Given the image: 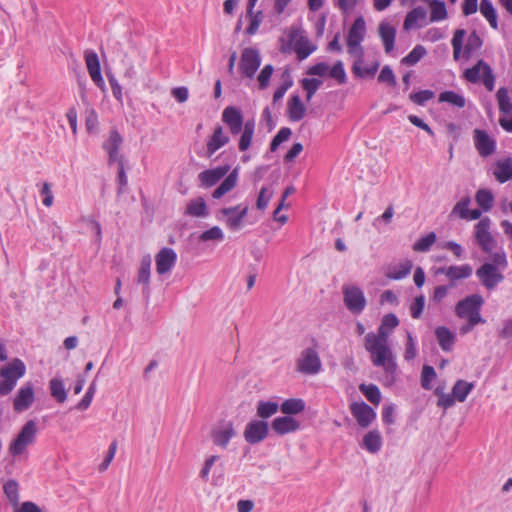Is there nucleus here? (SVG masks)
<instances>
[{"mask_svg":"<svg viewBox=\"0 0 512 512\" xmlns=\"http://www.w3.org/2000/svg\"><path fill=\"white\" fill-rule=\"evenodd\" d=\"M288 117L291 121L297 122L303 119L306 107L302 103L299 95H293L288 101Z\"/></svg>","mask_w":512,"mask_h":512,"instance_id":"29","label":"nucleus"},{"mask_svg":"<svg viewBox=\"0 0 512 512\" xmlns=\"http://www.w3.org/2000/svg\"><path fill=\"white\" fill-rule=\"evenodd\" d=\"M286 416L296 415L304 411L305 402L300 398L286 399L279 407Z\"/></svg>","mask_w":512,"mask_h":512,"instance_id":"32","label":"nucleus"},{"mask_svg":"<svg viewBox=\"0 0 512 512\" xmlns=\"http://www.w3.org/2000/svg\"><path fill=\"white\" fill-rule=\"evenodd\" d=\"M439 102H447L457 108H463L466 105V99L463 95L454 91H444L439 94Z\"/></svg>","mask_w":512,"mask_h":512,"instance_id":"45","label":"nucleus"},{"mask_svg":"<svg viewBox=\"0 0 512 512\" xmlns=\"http://www.w3.org/2000/svg\"><path fill=\"white\" fill-rule=\"evenodd\" d=\"M279 410V405L276 402L271 401H259L257 404V416L261 419H267Z\"/></svg>","mask_w":512,"mask_h":512,"instance_id":"44","label":"nucleus"},{"mask_svg":"<svg viewBox=\"0 0 512 512\" xmlns=\"http://www.w3.org/2000/svg\"><path fill=\"white\" fill-rule=\"evenodd\" d=\"M427 16V11L424 7L418 6L409 11L404 19L403 28L410 30L418 21L424 20Z\"/></svg>","mask_w":512,"mask_h":512,"instance_id":"34","label":"nucleus"},{"mask_svg":"<svg viewBox=\"0 0 512 512\" xmlns=\"http://www.w3.org/2000/svg\"><path fill=\"white\" fill-rule=\"evenodd\" d=\"M261 57L259 51L254 48H245L241 53L239 62V70L248 77L253 78L256 71L260 67Z\"/></svg>","mask_w":512,"mask_h":512,"instance_id":"10","label":"nucleus"},{"mask_svg":"<svg viewBox=\"0 0 512 512\" xmlns=\"http://www.w3.org/2000/svg\"><path fill=\"white\" fill-rule=\"evenodd\" d=\"M439 346L444 351H450L455 340L454 334L446 327L440 326L435 330Z\"/></svg>","mask_w":512,"mask_h":512,"instance_id":"31","label":"nucleus"},{"mask_svg":"<svg viewBox=\"0 0 512 512\" xmlns=\"http://www.w3.org/2000/svg\"><path fill=\"white\" fill-rule=\"evenodd\" d=\"M475 200L482 210L487 212L493 206L494 196L490 190L480 189L476 192Z\"/></svg>","mask_w":512,"mask_h":512,"instance_id":"48","label":"nucleus"},{"mask_svg":"<svg viewBox=\"0 0 512 512\" xmlns=\"http://www.w3.org/2000/svg\"><path fill=\"white\" fill-rule=\"evenodd\" d=\"M230 170L229 165L219 166L214 169H208L202 171L198 175V179L203 187H212L218 181H220Z\"/></svg>","mask_w":512,"mask_h":512,"instance_id":"23","label":"nucleus"},{"mask_svg":"<svg viewBox=\"0 0 512 512\" xmlns=\"http://www.w3.org/2000/svg\"><path fill=\"white\" fill-rule=\"evenodd\" d=\"M237 182V170L232 171L223 182L213 191L212 197L214 199H220L230 190H232Z\"/></svg>","mask_w":512,"mask_h":512,"instance_id":"33","label":"nucleus"},{"mask_svg":"<svg viewBox=\"0 0 512 512\" xmlns=\"http://www.w3.org/2000/svg\"><path fill=\"white\" fill-rule=\"evenodd\" d=\"M417 355L414 338L410 332H407V342L405 346L404 358L407 361L413 360Z\"/></svg>","mask_w":512,"mask_h":512,"instance_id":"64","label":"nucleus"},{"mask_svg":"<svg viewBox=\"0 0 512 512\" xmlns=\"http://www.w3.org/2000/svg\"><path fill=\"white\" fill-rule=\"evenodd\" d=\"M366 24L362 17L357 18L349 29L347 37L348 52L358 57L363 56V49L360 43L365 36Z\"/></svg>","mask_w":512,"mask_h":512,"instance_id":"9","label":"nucleus"},{"mask_svg":"<svg viewBox=\"0 0 512 512\" xmlns=\"http://www.w3.org/2000/svg\"><path fill=\"white\" fill-rule=\"evenodd\" d=\"M476 275L488 290H493L504 279V276L498 272L497 267L491 263H484L476 270Z\"/></svg>","mask_w":512,"mask_h":512,"instance_id":"12","label":"nucleus"},{"mask_svg":"<svg viewBox=\"0 0 512 512\" xmlns=\"http://www.w3.org/2000/svg\"><path fill=\"white\" fill-rule=\"evenodd\" d=\"M243 131L239 139V150L240 151H246L252 142L254 130H255V122L254 120H248L245 122L244 126L242 127Z\"/></svg>","mask_w":512,"mask_h":512,"instance_id":"35","label":"nucleus"},{"mask_svg":"<svg viewBox=\"0 0 512 512\" xmlns=\"http://www.w3.org/2000/svg\"><path fill=\"white\" fill-rule=\"evenodd\" d=\"M493 175L500 183H505L512 179V158L498 160L495 164Z\"/></svg>","mask_w":512,"mask_h":512,"instance_id":"27","label":"nucleus"},{"mask_svg":"<svg viewBox=\"0 0 512 512\" xmlns=\"http://www.w3.org/2000/svg\"><path fill=\"white\" fill-rule=\"evenodd\" d=\"M85 61L87 70L92 81L95 83L97 87L104 90L105 82L101 75V67L98 55L94 51H86L85 52Z\"/></svg>","mask_w":512,"mask_h":512,"instance_id":"20","label":"nucleus"},{"mask_svg":"<svg viewBox=\"0 0 512 512\" xmlns=\"http://www.w3.org/2000/svg\"><path fill=\"white\" fill-rule=\"evenodd\" d=\"M483 45V41L481 37L477 34L476 31H473L467 39V43L464 47L463 56L468 59L470 58L471 54L480 49Z\"/></svg>","mask_w":512,"mask_h":512,"instance_id":"50","label":"nucleus"},{"mask_svg":"<svg viewBox=\"0 0 512 512\" xmlns=\"http://www.w3.org/2000/svg\"><path fill=\"white\" fill-rule=\"evenodd\" d=\"M321 368V359L314 348L304 349L297 359V369L303 374L315 375L321 371Z\"/></svg>","mask_w":512,"mask_h":512,"instance_id":"7","label":"nucleus"},{"mask_svg":"<svg viewBox=\"0 0 512 512\" xmlns=\"http://www.w3.org/2000/svg\"><path fill=\"white\" fill-rule=\"evenodd\" d=\"M220 214L227 217V226L231 230H239L242 226L243 219L247 216L248 207L241 208V205L234 207L222 208Z\"/></svg>","mask_w":512,"mask_h":512,"instance_id":"18","label":"nucleus"},{"mask_svg":"<svg viewBox=\"0 0 512 512\" xmlns=\"http://www.w3.org/2000/svg\"><path fill=\"white\" fill-rule=\"evenodd\" d=\"M342 293L343 302L348 311L354 315H359L364 311L367 300L361 288L355 285H344Z\"/></svg>","mask_w":512,"mask_h":512,"instance_id":"4","label":"nucleus"},{"mask_svg":"<svg viewBox=\"0 0 512 512\" xmlns=\"http://www.w3.org/2000/svg\"><path fill=\"white\" fill-rule=\"evenodd\" d=\"M269 433L268 423L263 420H252L244 429V439L247 443L254 445L262 442Z\"/></svg>","mask_w":512,"mask_h":512,"instance_id":"11","label":"nucleus"},{"mask_svg":"<svg viewBox=\"0 0 512 512\" xmlns=\"http://www.w3.org/2000/svg\"><path fill=\"white\" fill-rule=\"evenodd\" d=\"M360 391L364 394L367 400L374 404L379 405L381 401V392L379 388L374 384H361L359 386Z\"/></svg>","mask_w":512,"mask_h":512,"instance_id":"49","label":"nucleus"},{"mask_svg":"<svg viewBox=\"0 0 512 512\" xmlns=\"http://www.w3.org/2000/svg\"><path fill=\"white\" fill-rule=\"evenodd\" d=\"M247 16L250 18V24L246 28V33L248 35H254L258 31V28L263 20V13L262 11L254 12V9H252V14L247 13Z\"/></svg>","mask_w":512,"mask_h":512,"instance_id":"56","label":"nucleus"},{"mask_svg":"<svg viewBox=\"0 0 512 512\" xmlns=\"http://www.w3.org/2000/svg\"><path fill=\"white\" fill-rule=\"evenodd\" d=\"M49 389L51 396L56 399L57 402L63 403L67 399V392L64 387V382L60 378H53L49 382Z\"/></svg>","mask_w":512,"mask_h":512,"instance_id":"39","label":"nucleus"},{"mask_svg":"<svg viewBox=\"0 0 512 512\" xmlns=\"http://www.w3.org/2000/svg\"><path fill=\"white\" fill-rule=\"evenodd\" d=\"M448 279L450 280L451 284H454L455 281L466 279L471 276L472 274V267L469 264H464L461 266H449L448 271Z\"/></svg>","mask_w":512,"mask_h":512,"instance_id":"38","label":"nucleus"},{"mask_svg":"<svg viewBox=\"0 0 512 512\" xmlns=\"http://www.w3.org/2000/svg\"><path fill=\"white\" fill-rule=\"evenodd\" d=\"M229 137L224 134L223 128L217 126L214 129L212 136L209 138L206 145V153L208 157H211L218 149L223 147L229 142Z\"/></svg>","mask_w":512,"mask_h":512,"instance_id":"25","label":"nucleus"},{"mask_svg":"<svg viewBox=\"0 0 512 512\" xmlns=\"http://www.w3.org/2000/svg\"><path fill=\"white\" fill-rule=\"evenodd\" d=\"M236 435L237 432L231 421L223 422L211 431L213 443L222 449H226L230 440Z\"/></svg>","mask_w":512,"mask_h":512,"instance_id":"13","label":"nucleus"},{"mask_svg":"<svg viewBox=\"0 0 512 512\" xmlns=\"http://www.w3.org/2000/svg\"><path fill=\"white\" fill-rule=\"evenodd\" d=\"M434 97V92L431 90H421L419 92L411 93L409 99L417 104L423 106L427 101Z\"/></svg>","mask_w":512,"mask_h":512,"instance_id":"61","label":"nucleus"},{"mask_svg":"<svg viewBox=\"0 0 512 512\" xmlns=\"http://www.w3.org/2000/svg\"><path fill=\"white\" fill-rule=\"evenodd\" d=\"M480 12L487 19L493 29L498 28L497 13L490 0H481Z\"/></svg>","mask_w":512,"mask_h":512,"instance_id":"40","label":"nucleus"},{"mask_svg":"<svg viewBox=\"0 0 512 512\" xmlns=\"http://www.w3.org/2000/svg\"><path fill=\"white\" fill-rule=\"evenodd\" d=\"M378 82L386 83L387 85L394 87L397 84L395 74L390 66L386 65L380 71L378 75Z\"/></svg>","mask_w":512,"mask_h":512,"instance_id":"58","label":"nucleus"},{"mask_svg":"<svg viewBox=\"0 0 512 512\" xmlns=\"http://www.w3.org/2000/svg\"><path fill=\"white\" fill-rule=\"evenodd\" d=\"M427 51L424 46L416 45L402 60V64L406 65H415L418 63L425 55Z\"/></svg>","mask_w":512,"mask_h":512,"instance_id":"51","label":"nucleus"},{"mask_svg":"<svg viewBox=\"0 0 512 512\" xmlns=\"http://www.w3.org/2000/svg\"><path fill=\"white\" fill-rule=\"evenodd\" d=\"M491 220L489 217H484L474 227V237L476 243L480 246L481 250L485 253H490L496 244V241L490 233Z\"/></svg>","mask_w":512,"mask_h":512,"instance_id":"8","label":"nucleus"},{"mask_svg":"<svg viewBox=\"0 0 512 512\" xmlns=\"http://www.w3.org/2000/svg\"><path fill=\"white\" fill-rule=\"evenodd\" d=\"M436 241V234L430 232L424 237H421L413 244V250L416 252H427Z\"/></svg>","mask_w":512,"mask_h":512,"instance_id":"54","label":"nucleus"},{"mask_svg":"<svg viewBox=\"0 0 512 512\" xmlns=\"http://www.w3.org/2000/svg\"><path fill=\"white\" fill-rule=\"evenodd\" d=\"M322 80L317 78H304L301 80V86L306 91V100L310 101L316 91L322 85Z\"/></svg>","mask_w":512,"mask_h":512,"instance_id":"53","label":"nucleus"},{"mask_svg":"<svg viewBox=\"0 0 512 512\" xmlns=\"http://www.w3.org/2000/svg\"><path fill=\"white\" fill-rule=\"evenodd\" d=\"M273 71H274V68L271 64L265 65L262 68V70L260 71V73L258 75V82H259L260 89H265L268 87Z\"/></svg>","mask_w":512,"mask_h":512,"instance_id":"63","label":"nucleus"},{"mask_svg":"<svg viewBox=\"0 0 512 512\" xmlns=\"http://www.w3.org/2000/svg\"><path fill=\"white\" fill-rule=\"evenodd\" d=\"M4 494L8 498L10 504L13 507H18L19 505V489L18 483L15 480H8L3 485Z\"/></svg>","mask_w":512,"mask_h":512,"instance_id":"47","label":"nucleus"},{"mask_svg":"<svg viewBox=\"0 0 512 512\" xmlns=\"http://www.w3.org/2000/svg\"><path fill=\"white\" fill-rule=\"evenodd\" d=\"M330 77L335 79L339 84L346 83L347 76L344 70L343 63L341 61H337L333 67L329 71Z\"/></svg>","mask_w":512,"mask_h":512,"instance_id":"59","label":"nucleus"},{"mask_svg":"<svg viewBox=\"0 0 512 512\" xmlns=\"http://www.w3.org/2000/svg\"><path fill=\"white\" fill-rule=\"evenodd\" d=\"M496 99L499 111L503 114H509L512 111V101L506 87H500L496 93Z\"/></svg>","mask_w":512,"mask_h":512,"instance_id":"43","label":"nucleus"},{"mask_svg":"<svg viewBox=\"0 0 512 512\" xmlns=\"http://www.w3.org/2000/svg\"><path fill=\"white\" fill-rule=\"evenodd\" d=\"M292 134V131L288 127H282L278 133L274 136L270 143V151L275 152L281 143L287 141Z\"/></svg>","mask_w":512,"mask_h":512,"instance_id":"55","label":"nucleus"},{"mask_svg":"<svg viewBox=\"0 0 512 512\" xmlns=\"http://www.w3.org/2000/svg\"><path fill=\"white\" fill-rule=\"evenodd\" d=\"M378 31L383 42L385 52L390 53L394 49L396 29L387 22H381L379 24Z\"/></svg>","mask_w":512,"mask_h":512,"instance_id":"26","label":"nucleus"},{"mask_svg":"<svg viewBox=\"0 0 512 512\" xmlns=\"http://www.w3.org/2000/svg\"><path fill=\"white\" fill-rule=\"evenodd\" d=\"M413 268L411 260H405L399 265L394 266L388 273L387 277L394 280H400L410 274Z\"/></svg>","mask_w":512,"mask_h":512,"instance_id":"42","label":"nucleus"},{"mask_svg":"<svg viewBox=\"0 0 512 512\" xmlns=\"http://www.w3.org/2000/svg\"><path fill=\"white\" fill-rule=\"evenodd\" d=\"M222 121L229 127L233 135L239 134L245 124L241 111L234 106H228L223 110Z\"/></svg>","mask_w":512,"mask_h":512,"instance_id":"19","label":"nucleus"},{"mask_svg":"<svg viewBox=\"0 0 512 512\" xmlns=\"http://www.w3.org/2000/svg\"><path fill=\"white\" fill-rule=\"evenodd\" d=\"M350 411L362 428L368 427L376 418L375 411L365 402H354L350 405Z\"/></svg>","mask_w":512,"mask_h":512,"instance_id":"15","label":"nucleus"},{"mask_svg":"<svg viewBox=\"0 0 512 512\" xmlns=\"http://www.w3.org/2000/svg\"><path fill=\"white\" fill-rule=\"evenodd\" d=\"M425 306V297L424 295L417 296L412 304L410 305V315L414 319H419L423 313Z\"/></svg>","mask_w":512,"mask_h":512,"instance_id":"60","label":"nucleus"},{"mask_svg":"<svg viewBox=\"0 0 512 512\" xmlns=\"http://www.w3.org/2000/svg\"><path fill=\"white\" fill-rule=\"evenodd\" d=\"M471 203V199L469 196L463 197L460 201H458L449 214V219L460 218L468 220L469 213V205Z\"/></svg>","mask_w":512,"mask_h":512,"instance_id":"36","label":"nucleus"},{"mask_svg":"<svg viewBox=\"0 0 512 512\" xmlns=\"http://www.w3.org/2000/svg\"><path fill=\"white\" fill-rule=\"evenodd\" d=\"M26 373V366L19 358H14L0 368V395L6 396L15 388L17 381Z\"/></svg>","mask_w":512,"mask_h":512,"instance_id":"2","label":"nucleus"},{"mask_svg":"<svg viewBox=\"0 0 512 512\" xmlns=\"http://www.w3.org/2000/svg\"><path fill=\"white\" fill-rule=\"evenodd\" d=\"M431 12L430 21L436 22L447 18L446 5L440 0H431L430 2Z\"/></svg>","mask_w":512,"mask_h":512,"instance_id":"46","label":"nucleus"},{"mask_svg":"<svg viewBox=\"0 0 512 512\" xmlns=\"http://www.w3.org/2000/svg\"><path fill=\"white\" fill-rule=\"evenodd\" d=\"M299 427L300 423L297 420L286 415L275 418L271 423V428L277 435L295 432Z\"/></svg>","mask_w":512,"mask_h":512,"instance_id":"24","label":"nucleus"},{"mask_svg":"<svg viewBox=\"0 0 512 512\" xmlns=\"http://www.w3.org/2000/svg\"><path fill=\"white\" fill-rule=\"evenodd\" d=\"M473 388V383L467 382L465 380H458L452 388V394L456 400L459 402H464Z\"/></svg>","mask_w":512,"mask_h":512,"instance_id":"41","label":"nucleus"},{"mask_svg":"<svg viewBox=\"0 0 512 512\" xmlns=\"http://www.w3.org/2000/svg\"><path fill=\"white\" fill-rule=\"evenodd\" d=\"M487 67H490V65L481 59L472 68L465 70L464 77L471 83H477L481 78L480 72L482 71L483 76L487 71Z\"/></svg>","mask_w":512,"mask_h":512,"instance_id":"37","label":"nucleus"},{"mask_svg":"<svg viewBox=\"0 0 512 512\" xmlns=\"http://www.w3.org/2000/svg\"><path fill=\"white\" fill-rule=\"evenodd\" d=\"M34 399L35 394L33 385L28 382L18 390L13 400L14 411L21 413L28 410L33 404Z\"/></svg>","mask_w":512,"mask_h":512,"instance_id":"17","label":"nucleus"},{"mask_svg":"<svg viewBox=\"0 0 512 512\" xmlns=\"http://www.w3.org/2000/svg\"><path fill=\"white\" fill-rule=\"evenodd\" d=\"M362 446L372 454L380 451L382 447V437L379 431L372 430L365 434L363 437Z\"/></svg>","mask_w":512,"mask_h":512,"instance_id":"30","label":"nucleus"},{"mask_svg":"<svg viewBox=\"0 0 512 512\" xmlns=\"http://www.w3.org/2000/svg\"><path fill=\"white\" fill-rule=\"evenodd\" d=\"M484 299L479 294H472L457 302L455 314L461 319L482 318L480 314Z\"/></svg>","mask_w":512,"mask_h":512,"instance_id":"5","label":"nucleus"},{"mask_svg":"<svg viewBox=\"0 0 512 512\" xmlns=\"http://www.w3.org/2000/svg\"><path fill=\"white\" fill-rule=\"evenodd\" d=\"M224 239V234L220 227L213 226L212 228L204 231L200 236L199 240L202 242H207L210 240L222 241Z\"/></svg>","mask_w":512,"mask_h":512,"instance_id":"57","label":"nucleus"},{"mask_svg":"<svg viewBox=\"0 0 512 512\" xmlns=\"http://www.w3.org/2000/svg\"><path fill=\"white\" fill-rule=\"evenodd\" d=\"M185 215L197 218L207 217L209 212L204 198L197 197L191 199L186 205Z\"/></svg>","mask_w":512,"mask_h":512,"instance_id":"28","label":"nucleus"},{"mask_svg":"<svg viewBox=\"0 0 512 512\" xmlns=\"http://www.w3.org/2000/svg\"><path fill=\"white\" fill-rule=\"evenodd\" d=\"M177 254L171 248H162L155 256L156 270L160 275L166 274L174 267Z\"/></svg>","mask_w":512,"mask_h":512,"instance_id":"21","label":"nucleus"},{"mask_svg":"<svg viewBox=\"0 0 512 512\" xmlns=\"http://www.w3.org/2000/svg\"><path fill=\"white\" fill-rule=\"evenodd\" d=\"M287 37H290L293 41V51H295L299 61H303L317 49L316 45L310 43L308 37L304 35L300 28H290Z\"/></svg>","mask_w":512,"mask_h":512,"instance_id":"6","label":"nucleus"},{"mask_svg":"<svg viewBox=\"0 0 512 512\" xmlns=\"http://www.w3.org/2000/svg\"><path fill=\"white\" fill-rule=\"evenodd\" d=\"M362 63H363V56L359 57V59L354 63V65L352 67L353 73L358 77H366V76L373 77L379 68V63L374 62L370 67L361 69L360 64H362Z\"/></svg>","mask_w":512,"mask_h":512,"instance_id":"52","label":"nucleus"},{"mask_svg":"<svg viewBox=\"0 0 512 512\" xmlns=\"http://www.w3.org/2000/svg\"><path fill=\"white\" fill-rule=\"evenodd\" d=\"M436 378L435 369L432 366L425 365L421 374V386L424 389L431 388V381Z\"/></svg>","mask_w":512,"mask_h":512,"instance_id":"62","label":"nucleus"},{"mask_svg":"<svg viewBox=\"0 0 512 512\" xmlns=\"http://www.w3.org/2000/svg\"><path fill=\"white\" fill-rule=\"evenodd\" d=\"M399 325V320L394 313L383 316L378 327L377 334L369 332L365 336V349L371 354L374 366L383 367L388 374H394L397 364L388 346L390 333Z\"/></svg>","mask_w":512,"mask_h":512,"instance_id":"1","label":"nucleus"},{"mask_svg":"<svg viewBox=\"0 0 512 512\" xmlns=\"http://www.w3.org/2000/svg\"><path fill=\"white\" fill-rule=\"evenodd\" d=\"M37 432L38 428L36 421H27L17 436L10 443L8 448L9 453L13 457L23 454L26 448L35 442Z\"/></svg>","mask_w":512,"mask_h":512,"instance_id":"3","label":"nucleus"},{"mask_svg":"<svg viewBox=\"0 0 512 512\" xmlns=\"http://www.w3.org/2000/svg\"><path fill=\"white\" fill-rule=\"evenodd\" d=\"M474 145L481 157H488L496 150V142L485 130L475 129L473 131Z\"/></svg>","mask_w":512,"mask_h":512,"instance_id":"16","label":"nucleus"},{"mask_svg":"<svg viewBox=\"0 0 512 512\" xmlns=\"http://www.w3.org/2000/svg\"><path fill=\"white\" fill-rule=\"evenodd\" d=\"M151 257L145 255L140 262V267L137 273V283L143 286L142 293L146 298L150 296V275H151Z\"/></svg>","mask_w":512,"mask_h":512,"instance_id":"22","label":"nucleus"},{"mask_svg":"<svg viewBox=\"0 0 512 512\" xmlns=\"http://www.w3.org/2000/svg\"><path fill=\"white\" fill-rule=\"evenodd\" d=\"M122 142L123 138L117 130L110 131L109 138L103 143V148L109 156V164L124 161V157L120 153Z\"/></svg>","mask_w":512,"mask_h":512,"instance_id":"14","label":"nucleus"}]
</instances>
